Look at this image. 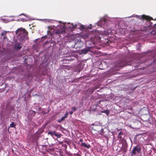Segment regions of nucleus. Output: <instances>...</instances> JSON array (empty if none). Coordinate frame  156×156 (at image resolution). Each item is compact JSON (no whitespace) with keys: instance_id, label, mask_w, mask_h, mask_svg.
<instances>
[{"instance_id":"nucleus-15","label":"nucleus","mask_w":156,"mask_h":156,"mask_svg":"<svg viewBox=\"0 0 156 156\" xmlns=\"http://www.w3.org/2000/svg\"><path fill=\"white\" fill-rule=\"evenodd\" d=\"M49 112V110H48L47 112H45L44 111H42V113L44 114H45L48 113Z\"/></svg>"},{"instance_id":"nucleus-3","label":"nucleus","mask_w":156,"mask_h":156,"mask_svg":"<svg viewBox=\"0 0 156 156\" xmlns=\"http://www.w3.org/2000/svg\"><path fill=\"white\" fill-rule=\"evenodd\" d=\"M141 150V148L138 145L135 147L132 151L131 156H133L134 155H136L137 153H139Z\"/></svg>"},{"instance_id":"nucleus-16","label":"nucleus","mask_w":156,"mask_h":156,"mask_svg":"<svg viewBox=\"0 0 156 156\" xmlns=\"http://www.w3.org/2000/svg\"><path fill=\"white\" fill-rule=\"evenodd\" d=\"M73 155L75 156H81V155L79 153H77L76 154H74Z\"/></svg>"},{"instance_id":"nucleus-14","label":"nucleus","mask_w":156,"mask_h":156,"mask_svg":"<svg viewBox=\"0 0 156 156\" xmlns=\"http://www.w3.org/2000/svg\"><path fill=\"white\" fill-rule=\"evenodd\" d=\"M6 32L5 31H4L3 32H2L1 33V35L2 36H5L6 35Z\"/></svg>"},{"instance_id":"nucleus-28","label":"nucleus","mask_w":156,"mask_h":156,"mask_svg":"<svg viewBox=\"0 0 156 156\" xmlns=\"http://www.w3.org/2000/svg\"><path fill=\"white\" fill-rule=\"evenodd\" d=\"M65 27V25H64L63 26V27Z\"/></svg>"},{"instance_id":"nucleus-20","label":"nucleus","mask_w":156,"mask_h":156,"mask_svg":"<svg viewBox=\"0 0 156 156\" xmlns=\"http://www.w3.org/2000/svg\"><path fill=\"white\" fill-rule=\"evenodd\" d=\"M83 139H81L80 140H79V141L80 142H81V144H82V143H84L83 142Z\"/></svg>"},{"instance_id":"nucleus-18","label":"nucleus","mask_w":156,"mask_h":156,"mask_svg":"<svg viewBox=\"0 0 156 156\" xmlns=\"http://www.w3.org/2000/svg\"><path fill=\"white\" fill-rule=\"evenodd\" d=\"M68 115V113L67 112H66L65 114L64 117H65V118H66L67 117Z\"/></svg>"},{"instance_id":"nucleus-23","label":"nucleus","mask_w":156,"mask_h":156,"mask_svg":"<svg viewBox=\"0 0 156 156\" xmlns=\"http://www.w3.org/2000/svg\"><path fill=\"white\" fill-rule=\"evenodd\" d=\"M62 121V120L61 119L58 120V122L59 123L61 122Z\"/></svg>"},{"instance_id":"nucleus-21","label":"nucleus","mask_w":156,"mask_h":156,"mask_svg":"<svg viewBox=\"0 0 156 156\" xmlns=\"http://www.w3.org/2000/svg\"><path fill=\"white\" fill-rule=\"evenodd\" d=\"M73 112H73V110H72V111H70V112H69V114H70L72 115V114H73Z\"/></svg>"},{"instance_id":"nucleus-27","label":"nucleus","mask_w":156,"mask_h":156,"mask_svg":"<svg viewBox=\"0 0 156 156\" xmlns=\"http://www.w3.org/2000/svg\"><path fill=\"white\" fill-rule=\"evenodd\" d=\"M68 142V141H66L65 142V143H66V142Z\"/></svg>"},{"instance_id":"nucleus-5","label":"nucleus","mask_w":156,"mask_h":156,"mask_svg":"<svg viewBox=\"0 0 156 156\" xmlns=\"http://www.w3.org/2000/svg\"><path fill=\"white\" fill-rule=\"evenodd\" d=\"M65 33V31L64 29H59L56 30L55 32V34H57L60 35L61 34H64Z\"/></svg>"},{"instance_id":"nucleus-26","label":"nucleus","mask_w":156,"mask_h":156,"mask_svg":"<svg viewBox=\"0 0 156 156\" xmlns=\"http://www.w3.org/2000/svg\"><path fill=\"white\" fill-rule=\"evenodd\" d=\"M87 28H89V29H91V28L89 27H87Z\"/></svg>"},{"instance_id":"nucleus-24","label":"nucleus","mask_w":156,"mask_h":156,"mask_svg":"<svg viewBox=\"0 0 156 156\" xmlns=\"http://www.w3.org/2000/svg\"><path fill=\"white\" fill-rule=\"evenodd\" d=\"M66 60H71V59L70 58V57H69V58L67 59Z\"/></svg>"},{"instance_id":"nucleus-13","label":"nucleus","mask_w":156,"mask_h":156,"mask_svg":"<svg viewBox=\"0 0 156 156\" xmlns=\"http://www.w3.org/2000/svg\"><path fill=\"white\" fill-rule=\"evenodd\" d=\"M48 134L50 135L51 136H53V135H54L53 131V132L51 131H49L48 132Z\"/></svg>"},{"instance_id":"nucleus-4","label":"nucleus","mask_w":156,"mask_h":156,"mask_svg":"<svg viewBox=\"0 0 156 156\" xmlns=\"http://www.w3.org/2000/svg\"><path fill=\"white\" fill-rule=\"evenodd\" d=\"M22 48V44L19 42L16 43L14 46V49L16 50H20Z\"/></svg>"},{"instance_id":"nucleus-11","label":"nucleus","mask_w":156,"mask_h":156,"mask_svg":"<svg viewBox=\"0 0 156 156\" xmlns=\"http://www.w3.org/2000/svg\"><path fill=\"white\" fill-rule=\"evenodd\" d=\"M123 133L122 132H120L118 134V137L119 138H122L121 136L123 135Z\"/></svg>"},{"instance_id":"nucleus-12","label":"nucleus","mask_w":156,"mask_h":156,"mask_svg":"<svg viewBox=\"0 0 156 156\" xmlns=\"http://www.w3.org/2000/svg\"><path fill=\"white\" fill-rule=\"evenodd\" d=\"M88 91H89V92L90 94H92L94 92V90L93 89H92L88 90Z\"/></svg>"},{"instance_id":"nucleus-17","label":"nucleus","mask_w":156,"mask_h":156,"mask_svg":"<svg viewBox=\"0 0 156 156\" xmlns=\"http://www.w3.org/2000/svg\"><path fill=\"white\" fill-rule=\"evenodd\" d=\"M80 28L81 29L83 30L85 29V28L84 27V26L83 25H81L80 26Z\"/></svg>"},{"instance_id":"nucleus-7","label":"nucleus","mask_w":156,"mask_h":156,"mask_svg":"<svg viewBox=\"0 0 156 156\" xmlns=\"http://www.w3.org/2000/svg\"><path fill=\"white\" fill-rule=\"evenodd\" d=\"M81 146L86 148L87 149H89L90 147V144H87L85 142L82 143Z\"/></svg>"},{"instance_id":"nucleus-2","label":"nucleus","mask_w":156,"mask_h":156,"mask_svg":"<svg viewBox=\"0 0 156 156\" xmlns=\"http://www.w3.org/2000/svg\"><path fill=\"white\" fill-rule=\"evenodd\" d=\"M16 34L20 37V40H23L28 35V32L23 28H18L16 30Z\"/></svg>"},{"instance_id":"nucleus-9","label":"nucleus","mask_w":156,"mask_h":156,"mask_svg":"<svg viewBox=\"0 0 156 156\" xmlns=\"http://www.w3.org/2000/svg\"><path fill=\"white\" fill-rule=\"evenodd\" d=\"M15 126L16 124L13 122H12V123L10 124V127H13L14 128H15Z\"/></svg>"},{"instance_id":"nucleus-8","label":"nucleus","mask_w":156,"mask_h":156,"mask_svg":"<svg viewBox=\"0 0 156 156\" xmlns=\"http://www.w3.org/2000/svg\"><path fill=\"white\" fill-rule=\"evenodd\" d=\"M53 133L54 135L56 136L58 138L62 136V134H58V133H57L55 131H54Z\"/></svg>"},{"instance_id":"nucleus-1","label":"nucleus","mask_w":156,"mask_h":156,"mask_svg":"<svg viewBox=\"0 0 156 156\" xmlns=\"http://www.w3.org/2000/svg\"><path fill=\"white\" fill-rule=\"evenodd\" d=\"M139 19L147 20V23L148 24V25L145 26V30L146 31H148L150 30H152V32H154L155 34H156V24H154V26H151L152 23L150 21V20L152 19L151 17L143 15L141 16Z\"/></svg>"},{"instance_id":"nucleus-10","label":"nucleus","mask_w":156,"mask_h":156,"mask_svg":"<svg viewBox=\"0 0 156 156\" xmlns=\"http://www.w3.org/2000/svg\"><path fill=\"white\" fill-rule=\"evenodd\" d=\"M102 112L105 113L107 115H108L109 113V111L108 110L103 111Z\"/></svg>"},{"instance_id":"nucleus-19","label":"nucleus","mask_w":156,"mask_h":156,"mask_svg":"<svg viewBox=\"0 0 156 156\" xmlns=\"http://www.w3.org/2000/svg\"><path fill=\"white\" fill-rule=\"evenodd\" d=\"M72 109H73V111L74 112L75 111H76V108L75 107H72Z\"/></svg>"},{"instance_id":"nucleus-29","label":"nucleus","mask_w":156,"mask_h":156,"mask_svg":"<svg viewBox=\"0 0 156 156\" xmlns=\"http://www.w3.org/2000/svg\"><path fill=\"white\" fill-rule=\"evenodd\" d=\"M37 40V39H36L35 41Z\"/></svg>"},{"instance_id":"nucleus-6","label":"nucleus","mask_w":156,"mask_h":156,"mask_svg":"<svg viewBox=\"0 0 156 156\" xmlns=\"http://www.w3.org/2000/svg\"><path fill=\"white\" fill-rule=\"evenodd\" d=\"M90 47H89L88 48H85L82 49L80 52V54H87L89 51H90Z\"/></svg>"},{"instance_id":"nucleus-25","label":"nucleus","mask_w":156,"mask_h":156,"mask_svg":"<svg viewBox=\"0 0 156 156\" xmlns=\"http://www.w3.org/2000/svg\"><path fill=\"white\" fill-rule=\"evenodd\" d=\"M63 142H61L59 143V144H62L63 143Z\"/></svg>"},{"instance_id":"nucleus-22","label":"nucleus","mask_w":156,"mask_h":156,"mask_svg":"<svg viewBox=\"0 0 156 156\" xmlns=\"http://www.w3.org/2000/svg\"><path fill=\"white\" fill-rule=\"evenodd\" d=\"M66 118H65V117H64H64H62L61 118V119L62 120V121H63V120H64Z\"/></svg>"}]
</instances>
